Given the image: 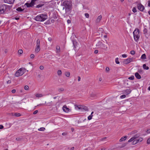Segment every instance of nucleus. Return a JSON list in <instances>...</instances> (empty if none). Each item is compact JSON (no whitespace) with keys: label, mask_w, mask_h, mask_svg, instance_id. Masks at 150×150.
<instances>
[{"label":"nucleus","mask_w":150,"mask_h":150,"mask_svg":"<svg viewBox=\"0 0 150 150\" xmlns=\"http://www.w3.org/2000/svg\"><path fill=\"white\" fill-rule=\"evenodd\" d=\"M74 147H72L71 148L70 150H74Z\"/></svg>","instance_id":"obj_63"},{"label":"nucleus","mask_w":150,"mask_h":150,"mask_svg":"<svg viewBox=\"0 0 150 150\" xmlns=\"http://www.w3.org/2000/svg\"><path fill=\"white\" fill-rule=\"evenodd\" d=\"M102 16L101 15L99 16L97 18L96 21V23H99L100 22V21L101 20Z\"/></svg>","instance_id":"obj_16"},{"label":"nucleus","mask_w":150,"mask_h":150,"mask_svg":"<svg viewBox=\"0 0 150 150\" xmlns=\"http://www.w3.org/2000/svg\"><path fill=\"white\" fill-rule=\"evenodd\" d=\"M139 134H136L130 138L128 141L129 142H132V144L133 145L135 144L138 143L140 142L143 140L142 137H139Z\"/></svg>","instance_id":"obj_2"},{"label":"nucleus","mask_w":150,"mask_h":150,"mask_svg":"<svg viewBox=\"0 0 150 150\" xmlns=\"http://www.w3.org/2000/svg\"><path fill=\"white\" fill-rule=\"evenodd\" d=\"M67 22L68 24H69L71 23V21L69 19L67 21Z\"/></svg>","instance_id":"obj_53"},{"label":"nucleus","mask_w":150,"mask_h":150,"mask_svg":"<svg viewBox=\"0 0 150 150\" xmlns=\"http://www.w3.org/2000/svg\"><path fill=\"white\" fill-rule=\"evenodd\" d=\"M144 34H145L147 32V30L146 28H144Z\"/></svg>","instance_id":"obj_36"},{"label":"nucleus","mask_w":150,"mask_h":150,"mask_svg":"<svg viewBox=\"0 0 150 150\" xmlns=\"http://www.w3.org/2000/svg\"><path fill=\"white\" fill-rule=\"evenodd\" d=\"M147 144H150V138H149L148 139L147 141Z\"/></svg>","instance_id":"obj_40"},{"label":"nucleus","mask_w":150,"mask_h":150,"mask_svg":"<svg viewBox=\"0 0 150 150\" xmlns=\"http://www.w3.org/2000/svg\"><path fill=\"white\" fill-rule=\"evenodd\" d=\"M137 131L136 130H134L132 132H131L130 133V134H134L136 133H137Z\"/></svg>","instance_id":"obj_29"},{"label":"nucleus","mask_w":150,"mask_h":150,"mask_svg":"<svg viewBox=\"0 0 150 150\" xmlns=\"http://www.w3.org/2000/svg\"><path fill=\"white\" fill-rule=\"evenodd\" d=\"M12 114L13 115H14L16 117H19L21 116V115L20 114L18 113H14V115H13V114Z\"/></svg>","instance_id":"obj_23"},{"label":"nucleus","mask_w":150,"mask_h":150,"mask_svg":"<svg viewBox=\"0 0 150 150\" xmlns=\"http://www.w3.org/2000/svg\"><path fill=\"white\" fill-rule=\"evenodd\" d=\"M131 90L130 89H127L123 91L124 93L127 95L131 93Z\"/></svg>","instance_id":"obj_13"},{"label":"nucleus","mask_w":150,"mask_h":150,"mask_svg":"<svg viewBox=\"0 0 150 150\" xmlns=\"http://www.w3.org/2000/svg\"><path fill=\"white\" fill-rule=\"evenodd\" d=\"M60 52V49L59 46H57L56 47V52L57 53H59Z\"/></svg>","instance_id":"obj_17"},{"label":"nucleus","mask_w":150,"mask_h":150,"mask_svg":"<svg viewBox=\"0 0 150 150\" xmlns=\"http://www.w3.org/2000/svg\"><path fill=\"white\" fill-rule=\"evenodd\" d=\"M143 67L144 69L148 70L149 69V67H148L146 66V64H145L143 65Z\"/></svg>","instance_id":"obj_22"},{"label":"nucleus","mask_w":150,"mask_h":150,"mask_svg":"<svg viewBox=\"0 0 150 150\" xmlns=\"http://www.w3.org/2000/svg\"><path fill=\"white\" fill-rule=\"evenodd\" d=\"M137 8L138 9L141 11H143L144 9V6L141 4H138Z\"/></svg>","instance_id":"obj_11"},{"label":"nucleus","mask_w":150,"mask_h":150,"mask_svg":"<svg viewBox=\"0 0 150 150\" xmlns=\"http://www.w3.org/2000/svg\"><path fill=\"white\" fill-rule=\"evenodd\" d=\"M134 40L136 42L138 41L139 37V30L138 29H136L133 32Z\"/></svg>","instance_id":"obj_5"},{"label":"nucleus","mask_w":150,"mask_h":150,"mask_svg":"<svg viewBox=\"0 0 150 150\" xmlns=\"http://www.w3.org/2000/svg\"><path fill=\"white\" fill-rule=\"evenodd\" d=\"M126 97V95H122L120 96V98L122 99L125 98Z\"/></svg>","instance_id":"obj_38"},{"label":"nucleus","mask_w":150,"mask_h":150,"mask_svg":"<svg viewBox=\"0 0 150 150\" xmlns=\"http://www.w3.org/2000/svg\"><path fill=\"white\" fill-rule=\"evenodd\" d=\"M148 6H149L150 7V1H148Z\"/></svg>","instance_id":"obj_61"},{"label":"nucleus","mask_w":150,"mask_h":150,"mask_svg":"<svg viewBox=\"0 0 150 150\" xmlns=\"http://www.w3.org/2000/svg\"><path fill=\"white\" fill-rule=\"evenodd\" d=\"M47 18V16L45 14H40L35 18V20L37 21H43Z\"/></svg>","instance_id":"obj_3"},{"label":"nucleus","mask_w":150,"mask_h":150,"mask_svg":"<svg viewBox=\"0 0 150 150\" xmlns=\"http://www.w3.org/2000/svg\"><path fill=\"white\" fill-rule=\"evenodd\" d=\"M62 74V72L61 70H59L57 71V74L59 76H60Z\"/></svg>","instance_id":"obj_27"},{"label":"nucleus","mask_w":150,"mask_h":150,"mask_svg":"<svg viewBox=\"0 0 150 150\" xmlns=\"http://www.w3.org/2000/svg\"><path fill=\"white\" fill-rule=\"evenodd\" d=\"M132 11H133V12H134V13H135V12H136L137 10L135 7H134L133 8Z\"/></svg>","instance_id":"obj_41"},{"label":"nucleus","mask_w":150,"mask_h":150,"mask_svg":"<svg viewBox=\"0 0 150 150\" xmlns=\"http://www.w3.org/2000/svg\"><path fill=\"white\" fill-rule=\"evenodd\" d=\"M44 68V67L43 66H40V69L41 70H43Z\"/></svg>","instance_id":"obj_44"},{"label":"nucleus","mask_w":150,"mask_h":150,"mask_svg":"<svg viewBox=\"0 0 150 150\" xmlns=\"http://www.w3.org/2000/svg\"><path fill=\"white\" fill-rule=\"evenodd\" d=\"M16 10L18 11H23V10L21 8V7H18L16 9Z\"/></svg>","instance_id":"obj_34"},{"label":"nucleus","mask_w":150,"mask_h":150,"mask_svg":"<svg viewBox=\"0 0 150 150\" xmlns=\"http://www.w3.org/2000/svg\"><path fill=\"white\" fill-rule=\"evenodd\" d=\"M81 78L79 76H78V81H80Z\"/></svg>","instance_id":"obj_62"},{"label":"nucleus","mask_w":150,"mask_h":150,"mask_svg":"<svg viewBox=\"0 0 150 150\" xmlns=\"http://www.w3.org/2000/svg\"><path fill=\"white\" fill-rule=\"evenodd\" d=\"M98 52V51L97 50H96L94 51V53L95 54H97Z\"/></svg>","instance_id":"obj_58"},{"label":"nucleus","mask_w":150,"mask_h":150,"mask_svg":"<svg viewBox=\"0 0 150 150\" xmlns=\"http://www.w3.org/2000/svg\"><path fill=\"white\" fill-rule=\"evenodd\" d=\"M82 109H83L85 110L88 111V109L87 107L85 106H82Z\"/></svg>","instance_id":"obj_32"},{"label":"nucleus","mask_w":150,"mask_h":150,"mask_svg":"<svg viewBox=\"0 0 150 150\" xmlns=\"http://www.w3.org/2000/svg\"><path fill=\"white\" fill-rule=\"evenodd\" d=\"M16 91V90L15 89H13L12 90V92L13 93H15Z\"/></svg>","instance_id":"obj_57"},{"label":"nucleus","mask_w":150,"mask_h":150,"mask_svg":"<svg viewBox=\"0 0 150 150\" xmlns=\"http://www.w3.org/2000/svg\"><path fill=\"white\" fill-rule=\"evenodd\" d=\"M6 9V5L5 4L0 5V14H3Z\"/></svg>","instance_id":"obj_7"},{"label":"nucleus","mask_w":150,"mask_h":150,"mask_svg":"<svg viewBox=\"0 0 150 150\" xmlns=\"http://www.w3.org/2000/svg\"><path fill=\"white\" fill-rule=\"evenodd\" d=\"M74 106L75 109L77 110L81 109L82 108V106L81 105H75Z\"/></svg>","instance_id":"obj_15"},{"label":"nucleus","mask_w":150,"mask_h":150,"mask_svg":"<svg viewBox=\"0 0 150 150\" xmlns=\"http://www.w3.org/2000/svg\"><path fill=\"white\" fill-rule=\"evenodd\" d=\"M127 138V137L125 136L122 137L120 140V141L121 142L125 140Z\"/></svg>","instance_id":"obj_21"},{"label":"nucleus","mask_w":150,"mask_h":150,"mask_svg":"<svg viewBox=\"0 0 150 150\" xmlns=\"http://www.w3.org/2000/svg\"><path fill=\"white\" fill-rule=\"evenodd\" d=\"M90 96L91 97L94 98L96 96V95L95 93H92L91 94Z\"/></svg>","instance_id":"obj_24"},{"label":"nucleus","mask_w":150,"mask_h":150,"mask_svg":"<svg viewBox=\"0 0 150 150\" xmlns=\"http://www.w3.org/2000/svg\"><path fill=\"white\" fill-rule=\"evenodd\" d=\"M42 6V5L41 4H39L36 7L39 8V7H41Z\"/></svg>","instance_id":"obj_47"},{"label":"nucleus","mask_w":150,"mask_h":150,"mask_svg":"<svg viewBox=\"0 0 150 150\" xmlns=\"http://www.w3.org/2000/svg\"><path fill=\"white\" fill-rule=\"evenodd\" d=\"M45 129V128L44 127H41L38 129V130L39 131H43Z\"/></svg>","instance_id":"obj_28"},{"label":"nucleus","mask_w":150,"mask_h":150,"mask_svg":"<svg viewBox=\"0 0 150 150\" xmlns=\"http://www.w3.org/2000/svg\"><path fill=\"white\" fill-rule=\"evenodd\" d=\"M36 0H32L30 3L29 4L28 3H26L25 4V5H26L28 7H32L33 6V5L34 4H35V1Z\"/></svg>","instance_id":"obj_9"},{"label":"nucleus","mask_w":150,"mask_h":150,"mask_svg":"<svg viewBox=\"0 0 150 150\" xmlns=\"http://www.w3.org/2000/svg\"><path fill=\"white\" fill-rule=\"evenodd\" d=\"M4 1L5 3L12 4L14 3V0H4Z\"/></svg>","instance_id":"obj_14"},{"label":"nucleus","mask_w":150,"mask_h":150,"mask_svg":"<svg viewBox=\"0 0 150 150\" xmlns=\"http://www.w3.org/2000/svg\"><path fill=\"white\" fill-rule=\"evenodd\" d=\"M7 52H8V50L7 49H5V51H4L5 53H7Z\"/></svg>","instance_id":"obj_64"},{"label":"nucleus","mask_w":150,"mask_h":150,"mask_svg":"<svg viewBox=\"0 0 150 150\" xmlns=\"http://www.w3.org/2000/svg\"><path fill=\"white\" fill-rule=\"evenodd\" d=\"M138 71L140 73H142L143 72V71L141 69H139Z\"/></svg>","instance_id":"obj_46"},{"label":"nucleus","mask_w":150,"mask_h":150,"mask_svg":"<svg viewBox=\"0 0 150 150\" xmlns=\"http://www.w3.org/2000/svg\"><path fill=\"white\" fill-rule=\"evenodd\" d=\"M23 52V51L22 50H19L18 51V53L20 54H22Z\"/></svg>","instance_id":"obj_35"},{"label":"nucleus","mask_w":150,"mask_h":150,"mask_svg":"<svg viewBox=\"0 0 150 150\" xmlns=\"http://www.w3.org/2000/svg\"><path fill=\"white\" fill-rule=\"evenodd\" d=\"M65 75L66 76L69 77L70 76V73L69 72H66Z\"/></svg>","instance_id":"obj_25"},{"label":"nucleus","mask_w":150,"mask_h":150,"mask_svg":"<svg viewBox=\"0 0 150 150\" xmlns=\"http://www.w3.org/2000/svg\"><path fill=\"white\" fill-rule=\"evenodd\" d=\"M62 109H63V110L64 112H69L70 110V109H69V108L67 107V106L65 105H64L63 106Z\"/></svg>","instance_id":"obj_12"},{"label":"nucleus","mask_w":150,"mask_h":150,"mask_svg":"<svg viewBox=\"0 0 150 150\" xmlns=\"http://www.w3.org/2000/svg\"><path fill=\"white\" fill-rule=\"evenodd\" d=\"M141 58L142 59H146V56L145 54H143L142 55Z\"/></svg>","instance_id":"obj_26"},{"label":"nucleus","mask_w":150,"mask_h":150,"mask_svg":"<svg viewBox=\"0 0 150 150\" xmlns=\"http://www.w3.org/2000/svg\"><path fill=\"white\" fill-rule=\"evenodd\" d=\"M37 77L39 78V79H40L41 77V75L40 74H38V76H37Z\"/></svg>","instance_id":"obj_48"},{"label":"nucleus","mask_w":150,"mask_h":150,"mask_svg":"<svg viewBox=\"0 0 150 150\" xmlns=\"http://www.w3.org/2000/svg\"><path fill=\"white\" fill-rule=\"evenodd\" d=\"M85 16L87 18H88L89 16V14L87 13L85 14Z\"/></svg>","instance_id":"obj_37"},{"label":"nucleus","mask_w":150,"mask_h":150,"mask_svg":"<svg viewBox=\"0 0 150 150\" xmlns=\"http://www.w3.org/2000/svg\"><path fill=\"white\" fill-rule=\"evenodd\" d=\"M24 89L25 90H28L29 89V87L28 86H25L24 87Z\"/></svg>","instance_id":"obj_30"},{"label":"nucleus","mask_w":150,"mask_h":150,"mask_svg":"<svg viewBox=\"0 0 150 150\" xmlns=\"http://www.w3.org/2000/svg\"><path fill=\"white\" fill-rule=\"evenodd\" d=\"M106 71H108L109 70V68L108 67H107L106 68Z\"/></svg>","instance_id":"obj_59"},{"label":"nucleus","mask_w":150,"mask_h":150,"mask_svg":"<svg viewBox=\"0 0 150 150\" xmlns=\"http://www.w3.org/2000/svg\"><path fill=\"white\" fill-rule=\"evenodd\" d=\"M135 51L134 50L131 51L130 52V54L132 55H134L135 54Z\"/></svg>","instance_id":"obj_39"},{"label":"nucleus","mask_w":150,"mask_h":150,"mask_svg":"<svg viewBox=\"0 0 150 150\" xmlns=\"http://www.w3.org/2000/svg\"><path fill=\"white\" fill-rule=\"evenodd\" d=\"M146 132L147 134L150 133V129H148L146 131Z\"/></svg>","instance_id":"obj_52"},{"label":"nucleus","mask_w":150,"mask_h":150,"mask_svg":"<svg viewBox=\"0 0 150 150\" xmlns=\"http://www.w3.org/2000/svg\"><path fill=\"white\" fill-rule=\"evenodd\" d=\"M64 90V89L63 88H61L59 89V91H63Z\"/></svg>","instance_id":"obj_51"},{"label":"nucleus","mask_w":150,"mask_h":150,"mask_svg":"<svg viewBox=\"0 0 150 150\" xmlns=\"http://www.w3.org/2000/svg\"><path fill=\"white\" fill-rule=\"evenodd\" d=\"M38 112V110H35L33 114H36Z\"/></svg>","instance_id":"obj_45"},{"label":"nucleus","mask_w":150,"mask_h":150,"mask_svg":"<svg viewBox=\"0 0 150 150\" xmlns=\"http://www.w3.org/2000/svg\"><path fill=\"white\" fill-rule=\"evenodd\" d=\"M92 118V117H91V116H89L88 117V120H91Z\"/></svg>","instance_id":"obj_43"},{"label":"nucleus","mask_w":150,"mask_h":150,"mask_svg":"<svg viewBox=\"0 0 150 150\" xmlns=\"http://www.w3.org/2000/svg\"><path fill=\"white\" fill-rule=\"evenodd\" d=\"M133 58H129L127 59H125L124 61H123V63L125 64H127L132 62L133 60Z\"/></svg>","instance_id":"obj_10"},{"label":"nucleus","mask_w":150,"mask_h":150,"mask_svg":"<svg viewBox=\"0 0 150 150\" xmlns=\"http://www.w3.org/2000/svg\"><path fill=\"white\" fill-rule=\"evenodd\" d=\"M52 38L50 37V38H48V40L50 41V42H51V41H52Z\"/></svg>","instance_id":"obj_56"},{"label":"nucleus","mask_w":150,"mask_h":150,"mask_svg":"<svg viewBox=\"0 0 150 150\" xmlns=\"http://www.w3.org/2000/svg\"><path fill=\"white\" fill-rule=\"evenodd\" d=\"M25 69L24 68H21L18 70L15 74V76L18 77L22 75L25 72Z\"/></svg>","instance_id":"obj_6"},{"label":"nucleus","mask_w":150,"mask_h":150,"mask_svg":"<svg viewBox=\"0 0 150 150\" xmlns=\"http://www.w3.org/2000/svg\"><path fill=\"white\" fill-rule=\"evenodd\" d=\"M35 96L38 98H40L42 97L43 95L42 94L37 93L35 95Z\"/></svg>","instance_id":"obj_20"},{"label":"nucleus","mask_w":150,"mask_h":150,"mask_svg":"<svg viewBox=\"0 0 150 150\" xmlns=\"http://www.w3.org/2000/svg\"><path fill=\"white\" fill-rule=\"evenodd\" d=\"M103 42L102 40H101L97 42L96 43V47L98 48L107 49L108 47L103 43Z\"/></svg>","instance_id":"obj_4"},{"label":"nucleus","mask_w":150,"mask_h":150,"mask_svg":"<svg viewBox=\"0 0 150 150\" xmlns=\"http://www.w3.org/2000/svg\"><path fill=\"white\" fill-rule=\"evenodd\" d=\"M106 137H104L100 139V141H103L104 140L106 139Z\"/></svg>","instance_id":"obj_54"},{"label":"nucleus","mask_w":150,"mask_h":150,"mask_svg":"<svg viewBox=\"0 0 150 150\" xmlns=\"http://www.w3.org/2000/svg\"><path fill=\"white\" fill-rule=\"evenodd\" d=\"M128 79L130 80H133L134 79V76H132L131 77H129Z\"/></svg>","instance_id":"obj_33"},{"label":"nucleus","mask_w":150,"mask_h":150,"mask_svg":"<svg viewBox=\"0 0 150 150\" xmlns=\"http://www.w3.org/2000/svg\"><path fill=\"white\" fill-rule=\"evenodd\" d=\"M40 50V40L39 39H38L37 41L36 47L35 48V52L36 53H38Z\"/></svg>","instance_id":"obj_8"},{"label":"nucleus","mask_w":150,"mask_h":150,"mask_svg":"<svg viewBox=\"0 0 150 150\" xmlns=\"http://www.w3.org/2000/svg\"><path fill=\"white\" fill-rule=\"evenodd\" d=\"M115 61L117 64H120V62L119 61L118 58L117 57L115 59Z\"/></svg>","instance_id":"obj_31"},{"label":"nucleus","mask_w":150,"mask_h":150,"mask_svg":"<svg viewBox=\"0 0 150 150\" xmlns=\"http://www.w3.org/2000/svg\"><path fill=\"white\" fill-rule=\"evenodd\" d=\"M21 138H16V140L18 141H21Z\"/></svg>","instance_id":"obj_49"},{"label":"nucleus","mask_w":150,"mask_h":150,"mask_svg":"<svg viewBox=\"0 0 150 150\" xmlns=\"http://www.w3.org/2000/svg\"><path fill=\"white\" fill-rule=\"evenodd\" d=\"M4 128L3 126L0 125V129H2Z\"/></svg>","instance_id":"obj_55"},{"label":"nucleus","mask_w":150,"mask_h":150,"mask_svg":"<svg viewBox=\"0 0 150 150\" xmlns=\"http://www.w3.org/2000/svg\"><path fill=\"white\" fill-rule=\"evenodd\" d=\"M135 76L136 78L138 79H140L141 78V76L139 74L138 72H136L135 74Z\"/></svg>","instance_id":"obj_18"},{"label":"nucleus","mask_w":150,"mask_h":150,"mask_svg":"<svg viewBox=\"0 0 150 150\" xmlns=\"http://www.w3.org/2000/svg\"><path fill=\"white\" fill-rule=\"evenodd\" d=\"M35 56L34 54H32L30 55V58L32 59H33L34 58Z\"/></svg>","instance_id":"obj_42"},{"label":"nucleus","mask_w":150,"mask_h":150,"mask_svg":"<svg viewBox=\"0 0 150 150\" xmlns=\"http://www.w3.org/2000/svg\"><path fill=\"white\" fill-rule=\"evenodd\" d=\"M11 83V80H8L7 82V83Z\"/></svg>","instance_id":"obj_60"},{"label":"nucleus","mask_w":150,"mask_h":150,"mask_svg":"<svg viewBox=\"0 0 150 150\" xmlns=\"http://www.w3.org/2000/svg\"><path fill=\"white\" fill-rule=\"evenodd\" d=\"M61 10L64 14H67L70 12L71 9V4L70 1L68 0H61Z\"/></svg>","instance_id":"obj_1"},{"label":"nucleus","mask_w":150,"mask_h":150,"mask_svg":"<svg viewBox=\"0 0 150 150\" xmlns=\"http://www.w3.org/2000/svg\"><path fill=\"white\" fill-rule=\"evenodd\" d=\"M104 30L102 28H99L98 30V33L100 34V33H101V36H102V33L103 32Z\"/></svg>","instance_id":"obj_19"},{"label":"nucleus","mask_w":150,"mask_h":150,"mask_svg":"<svg viewBox=\"0 0 150 150\" xmlns=\"http://www.w3.org/2000/svg\"><path fill=\"white\" fill-rule=\"evenodd\" d=\"M122 57H123L124 58L126 57H127V55L125 54H122Z\"/></svg>","instance_id":"obj_50"}]
</instances>
